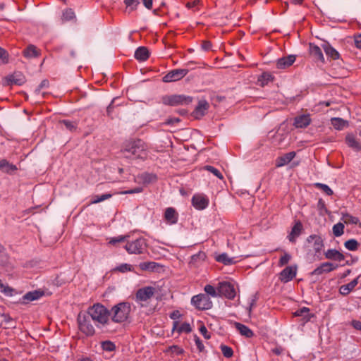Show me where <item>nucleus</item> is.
Masks as SVG:
<instances>
[{"label":"nucleus","mask_w":361,"mask_h":361,"mask_svg":"<svg viewBox=\"0 0 361 361\" xmlns=\"http://www.w3.org/2000/svg\"><path fill=\"white\" fill-rule=\"evenodd\" d=\"M122 153L126 158L145 160L149 157V146L140 139L130 140L123 145Z\"/></svg>","instance_id":"obj_1"},{"label":"nucleus","mask_w":361,"mask_h":361,"mask_svg":"<svg viewBox=\"0 0 361 361\" xmlns=\"http://www.w3.org/2000/svg\"><path fill=\"white\" fill-rule=\"evenodd\" d=\"M87 313L98 328L104 327L109 323V310L100 303H95L90 306Z\"/></svg>","instance_id":"obj_2"},{"label":"nucleus","mask_w":361,"mask_h":361,"mask_svg":"<svg viewBox=\"0 0 361 361\" xmlns=\"http://www.w3.org/2000/svg\"><path fill=\"white\" fill-rule=\"evenodd\" d=\"M130 311L131 307L129 302H119L109 310L110 319L115 323L121 324L128 320Z\"/></svg>","instance_id":"obj_3"},{"label":"nucleus","mask_w":361,"mask_h":361,"mask_svg":"<svg viewBox=\"0 0 361 361\" xmlns=\"http://www.w3.org/2000/svg\"><path fill=\"white\" fill-rule=\"evenodd\" d=\"M324 247V240L320 235L312 234L307 238L305 248L308 252H312L314 255H317L321 253Z\"/></svg>","instance_id":"obj_4"},{"label":"nucleus","mask_w":361,"mask_h":361,"mask_svg":"<svg viewBox=\"0 0 361 361\" xmlns=\"http://www.w3.org/2000/svg\"><path fill=\"white\" fill-rule=\"evenodd\" d=\"M147 240L143 237L135 240H128L125 249L129 254L139 255L143 253L147 249Z\"/></svg>","instance_id":"obj_5"},{"label":"nucleus","mask_w":361,"mask_h":361,"mask_svg":"<svg viewBox=\"0 0 361 361\" xmlns=\"http://www.w3.org/2000/svg\"><path fill=\"white\" fill-rule=\"evenodd\" d=\"M162 104L169 106L188 104L192 102V97L183 94L164 95L161 99Z\"/></svg>","instance_id":"obj_6"},{"label":"nucleus","mask_w":361,"mask_h":361,"mask_svg":"<svg viewBox=\"0 0 361 361\" xmlns=\"http://www.w3.org/2000/svg\"><path fill=\"white\" fill-rule=\"evenodd\" d=\"M191 303L198 310H209L212 307V302L210 298L203 293L193 296L191 299Z\"/></svg>","instance_id":"obj_7"},{"label":"nucleus","mask_w":361,"mask_h":361,"mask_svg":"<svg viewBox=\"0 0 361 361\" xmlns=\"http://www.w3.org/2000/svg\"><path fill=\"white\" fill-rule=\"evenodd\" d=\"M77 320L80 331L85 334L87 336H92L94 334V327L92 324L91 321L87 316L79 314Z\"/></svg>","instance_id":"obj_8"},{"label":"nucleus","mask_w":361,"mask_h":361,"mask_svg":"<svg viewBox=\"0 0 361 361\" xmlns=\"http://www.w3.org/2000/svg\"><path fill=\"white\" fill-rule=\"evenodd\" d=\"M189 71L188 69L181 68V69H173L169 71L167 74H166L162 80L164 82H171L178 81L183 78H184L188 73Z\"/></svg>","instance_id":"obj_9"},{"label":"nucleus","mask_w":361,"mask_h":361,"mask_svg":"<svg viewBox=\"0 0 361 361\" xmlns=\"http://www.w3.org/2000/svg\"><path fill=\"white\" fill-rule=\"evenodd\" d=\"M218 290L219 296L223 295L231 300L235 297V290L234 286L229 282L224 281L219 283Z\"/></svg>","instance_id":"obj_10"},{"label":"nucleus","mask_w":361,"mask_h":361,"mask_svg":"<svg viewBox=\"0 0 361 361\" xmlns=\"http://www.w3.org/2000/svg\"><path fill=\"white\" fill-rule=\"evenodd\" d=\"M192 205L197 210L206 209L209 203V198L204 194H195L191 200Z\"/></svg>","instance_id":"obj_11"},{"label":"nucleus","mask_w":361,"mask_h":361,"mask_svg":"<svg viewBox=\"0 0 361 361\" xmlns=\"http://www.w3.org/2000/svg\"><path fill=\"white\" fill-rule=\"evenodd\" d=\"M155 293V288L152 286H145L140 288L136 293V300L137 302H147L151 299Z\"/></svg>","instance_id":"obj_12"},{"label":"nucleus","mask_w":361,"mask_h":361,"mask_svg":"<svg viewBox=\"0 0 361 361\" xmlns=\"http://www.w3.org/2000/svg\"><path fill=\"white\" fill-rule=\"evenodd\" d=\"M25 82L24 75L20 72H16L12 75H8L5 78L6 85H21Z\"/></svg>","instance_id":"obj_13"},{"label":"nucleus","mask_w":361,"mask_h":361,"mask_svg":"<svg viewBox=\"0 0 361 361\" xmlns=\"http://www.w3.org/2000/svg\"><path fill=\"white\" fill-rule=\"evenodd\" d=\"M337 267L338 266L334 264L333 263L324 262L312 271V275L319 276L324 273H329L335 270Z\"/></svg>","instance_id":"obj_14"},{"label":"nucleus","mask_w":361,"mask_h":361,"mask_svg":"<svg viewBox=\"0 0 361 361\" xmlns=\"http://www.w3.org/2000/svg\"><path fill=\"white\" fill-rule=\"evenodd\" d=\"M164 218L168 224H176L178 220V214L174 208L168 207L164 212Z\"/></svg>","instance_id":"obj_15"},{"label":"nucleus","mask_w":361,"mask_h":361,"mask_svg":"<svg viewBox=\"0 0 361 361\" xmlns=\"http://www.w3.org/2000/svg\"><path fill=\"white\" fill-rule=\"evenodd\" d=\"M297 273L296 267H287L280 274V279L283 282H288L295 277Z\"/></svg>","instance_id":"obj_16"},{"label":"nucleus","mask_w":361,"mask_h":361,"mask_svg":"<svg viewBox=\"0 0 361 361\" xmlns=\"http://www.w3.org/2000/svg\"><path fill=\"white\" fill-rule=\"evenodd\" d=\"M303 229V226L302 223L300 221H298L295 223L293 226L290 233L288 235V239L290 242L295 243L296 242V239L300 235Z\"/></svg>","instance_id":"obj_17"},{"label":"nucleus","mask_w":361,"mask_h":361,"mask_svg":"<svg viewBox=\"0 0 361 361\" xmlns=\"http://www.w3.org/2000/svg\"><path fill=\"white\" fill-rule=\"evenodd\" d=\"M311 123V118L310 114H302L298 116L294 119V123L295 128H303L308 126Z\"/></svg>","instance_id":"obj_18"},{"label":"nucleus","mask_w":361,"mask_h":361,"mask_svg":"<svg viewBox=\"0 0 361 361\" xmlns=\"http://www.w3.org/2000/svg\"><path fill=\"white\" fill-rule=\"evenodd\" d=\"M209 108V104L205 100H201L199 102L197 106L193 111V116L196 118L202 117L207 112Z\"/></svg>","instance_id":"obj_19"},{"label":"nucleus","mask_w":361,"mask_h":361,"mask_svg":"<svg viewBox=\"0 0 361 361\" xmlns=\"http://www.w3.org/2000/svg\"><path fill=\"white\" fill-rule=\"evenodd\" d=\"M295 61L294 55H289L286 57L279 59L276 61V66L279 69H285L290 66Z\"/></svg>","instance_id":"obj_20"},{"label":"nucleus","mask_w":361,"mask_h":361,"mask_svg":"<svg viewBox=\"0 0 361 361\" xmlns=\"http://www.w3.org/2000/svg\"><path fill=\"white\" fill-rule=\"evenodd\" d=\"M345 142L348 146L356 152L361 149V144L353 134L349 133L345 137Z\"/></svg>","instance_id":"obj_21"},{"label":"nucleus","mask_w":361,"mask_h":361,"mask_svg":"<svg viewBox=\"0 0 361 361\" xmlns=\"http://www.w3.org/2000/svg\"><path fill=\"white\" fill-rule=\"evenodd\" d=\"M295 157V152H290L288 153H286L283 156L279 157L276 159V165L277 167H281L283 166L288 163H290Z\"/></svg>","instance_id":"obj_22"},{"label":"nucleus","mask_w":361,"mask_h":361,"mask_svg":"<svg viewBox=\"0 0 361 361\" xmlns=\"http://www.w3.org/2000/svg\"><path fill=\"white\" fill-rule=\"evenodd\" d=\"M360 276H357L348 284L343 285L339 288V292L343 295H348L358 283V279Z\"/></svg>","instance_id":"obj_23"},{"label":"nucleus","mask_w":361,"mask_h":361,"mask_svg":"<svg viewBox=\"0 0 361 361\" xmlns=\"http://www.w3.org/2000/svg\"><path fill=\"white\" fill-rule=\"evenodd\" d=\"M176 331L179 334H180L182 333L188 334L192 331V328H191L190 324H188L187 322H184L180 325L178 322L175 321V322H173V324L172 331Z\"/></svg>","instance_id":"obj_24"},{"label":"nucleus","mask_w":361,"mask_h":361,"mask_svg":"<svg viewBox=\"0 0 361 361\" xmlns=\"http://www.w3.org/2000/svg\"><path fill=\"white\" fill-rule=\"evenodd\" d=\"M134 56L137 60L140 61H145L149 58V53L146 47H140L135 51Z\"/></svg>","instance_id":"obj_25"},{"label":"nucleus","mask_w":361,"mask_h":361,"mask_svg":"<svg viewBox=\"0 0 361 361\" xmlns=\"http://www.w3.org/2000/svg\"><path fill=\"white\" fill-rule=\"evenodd\" d=\"M322 48L326 55L331 59L336 60L339 59L340 54L337 50H336L329 44H324L322 45Z\"/></svg>","instance_id":"obj_26"},{"label":"nucleus","mask_w":361,"mask_h":361,"mask_svg":"<svg viewBox=\"0 0 361 361\" xmlns=\"http://www.w3.org/2000/svg\"><path fill=\"white\" fill-rule=\"evenodd\" d=\"M325 257L329 259L338 260L339 262L344 260V255L335 249H329L325 252Z\"/></svg>","instance_id":"obj_27"},{"label":"nucleus","mask_w":361,"mask_h":361,"mask_svg":"<svg viewBox=\"0 0 361 361\" xmlns=\"http://www.w3.org/2000/svg\"><path fill=\"white\" fill-rule=\"evenodd\" d=\"M310 52L312 56H314L316 59L324 62V57L322 49L317 45L310 44Z\"/></svg>","instance_id":"obj_28"},{"label":"nucleus","mask_w":361,"mask_h":361,"mask_svg":"<svg viewBox=\"0 0 361 361\" xmlns=\"http://www.w3.org/2000/svg\"><path fill=\"white\" fill-rule=\"evenodd\" d=\"M235 326L236 329L242 336H244L246 338H251L253 336L252 331L247 326L238 322L235 324Z\"/></svg>","instance_id":"obj_29"},{"label":"nucleus","mask_w":361,"mask_h":361,"mask_svg":"<svg viewBox=\"0 0 361 361\" xmlns=\"http://www.w3.org/2000/svg\"><path fill=\"white\" fill-rule=\"evenodd\" d=\"M331 125L334 128L338 130H341L346 126H348V123L347 121L341 118H333L331 119Z\"/></svg>","instance_id":"obj_30"},{"label":"nucleus","mask_w":361,"mask_h":361,"mask_svg":"<svg viewBox=\"0 0 361 361\" xmlns=\"http://www.w3.org/2000/svg\"><path fill=\"white\" fill-rule=\"evenodd\" d=\"M0 170L6 173H11L17 170L16 166L10 164L6 159H2L0 161Z\"/></svg>","instance_id":"obj_31"},{"label":"nucleus","mask_w":361,"mask_h":361,"mask_svg":"<svg viewBox=\"0 0 361 361\" xmlns=\"http://www.w3.org/2000/svg\"><path fill=\"white\" fill-rule=\"evenodd\" d=\"M23 54L27 58L37 57L39 55V51L34 45H29L23 51Z\"/></svg>","instance_id":"obj_32"},{"label":"nucleus","mask_w":361,"mask_h":361,"mask_svg":"<svg viewBox=\"0 0 361 361\" xmlns=\"http://www.w3.org/2000/svg\"><path fill=\"white\" fill-rule=\"evenodd\" d=\"M216 260L219 262H221L225 265H230L235 263L234 258H231L226 253H222L216 257Z\"/></svg>","instance_id":"obj_33"},{"label":"nucleus","mask_w":361,"mask_h":361,"mask_svg":"<svg viewBox=\"0 0 361 361\" xmlns=\"http://www.w3.org/2000/svg\"><path fill=\"white\" fill-rule=\"evenodd\" d=\"M43 293L40 291L35 290V291H30L27 293L23 296V300H27V301H33L38 300L42 296Z\"/></svg>","instance_id":"obj_34"},{"label":"nucleus","mask_w":361,"mask_h":361,"mask_svg":"<svg viewBox=\"0 0 361 361\" xmlns=\"http://www.w3.org/2000/svg\"><path fill=\"white\" fill-rule=\"evenodd\" d=\"M273 79L272 75L269 73H263L257 80V83L259 85L264 87L267 85L269 82L271 81Z\"/></svg>","instance_id":"obj_35"},{"label":"nucleus","mask_w":361,"mask_h":361,"mask_svg":"<svg viewBox=\"0 0 361 361\" xmlns=\"http://www.w3.org/2000/svg\"><path fill=\"white\" fill-rule=\"evenodd\" d=\"M159 266V264L154 262H145L139 264L140 269L142 271H154Z\"/></svg>","instance_id":"obj_36"},{"label":"nucleus","mask_w":361,"mask_h":361,"mask_svg":"<svg viewBox=\"0 0 361 361\" xmlns=\"http://www.w3.org/2000/svg\"><path fill=\"white\" fill-rule=\"evenodd\" d=\"M101 347L104 351L113 352L116 350V345L111 341H104L101 342Z\"/></svg>","instance_id":"obj_37"},{"label":"nucleus","mask_w":361,"mask_h":361,"mask_svg":"<svg viewBox=\"0 0 361 361\" xmlns=\"http://www.w3.org/2000/svg\"><path fill=\"white\" fill-rule=\"evenodd\" d=\"M204 290L206 293V295H207L208 296L210 295L213 298H216V297L219 296L218 288L216 289L212 285H209V284L206 285L204 286Z\"/></svg>","instance_id":"obj_38"},{"label":"nucleus","mask_w":361,"mask_h":361,"mask_svg":"<svg viewBox=\"0 0 361 361\" xmlns=\"http://www.w3.org/2000/svg\"><path fill=\"white\" fill-rule=\"evenodd\" d=\"M345 247L350 251H355L357 250L359 243L355 239H350L345 242Z\"/></svg>","instance_id":"obj_39"},{"label":"nucleus","mask_w":361,"mask_h":361,"mask_svg":"<svg viewBox=\"0 0 361 361\" xmlns=\"http://www.w3.org/2000/svg\"><path fill=\"white\" fill-rule=\"evenodd\" d=\"M333 233L336 237H339L342 235L344 233V225L343 224L339 222L334 225L333 228Z\"/></svg>","instance_id":"obj_40"},{"label":"nucleus","mask_w":361,"mask_h":361,"mask_svg":"<svg viewBox=\"0 0 361 361\" xmlns=\"http://www.w3.org/2000/svg\"><path fill=\"white\" fill-rule=\"evenodd\" d=\"M75 18V15L74 11L71 8L66 9L62 14V20L63 21H69Z\"/></svg>","instance_id":"obj_41"},{"label":"nucleus","mask_w":361,"mask_h":361,"mask_svg":"<svg viewBox=\"0 0 361 361\" xmlns=\"http://www.w3.org/2000/svg\"><path fill=\"white\" fill-rule=\"evenodd\" d=\"M112 197V195L110 193L103 194L101 195H95L91 200L92 204H97L101 202H103L106 200H108Z\"/></svg>","instance_id":"obj_42"},{"label":"nucleus","mask_w":361,"mask_h":361,"mask_svg":"<svg viewBox=\"0 0 361 361\" xmlns=\"http://www.w3.org/2000/svg\"><path fill=\"white\" fill-rule=\"evenodd\" d=\"M342 219L347 224H357L359 222V219L357 217L353 216L349 214H343Z\"/></svg>","instance_id":"obj_43"},{"label":"nucleus","mask_w":361,"mask_h":361,"mask_svg":"<svg viewBox=\"0 0 361 361\" xmlns=\"http://www.w3.org/2000/svg\"><path fill=\"white\" fill-rule=\"evenodd\" d=\"M142 180L145 183L154 182L157 180V176L153 173H145L141 176Z\"/></svg>","instance_id":"obj_44"},{"label":"nucleus","mask_w":361,"mask_h":361,"mask_svg":"<svg viewBox=\"0 0 361 361\" xmlns=\"http://www.w3.org/2000/svg\"><path fill=\"white\" fill-rule=\"evenodd\" d=\"M128 238L129 235H118L117 237H114L110 238L109 244L115 245L118 243H123L126 241Z\"/></svg>","instance_id":"obj_45"},{"label":"nucleus","mask_w":361,"mask_h":361,"mask_svg":"<svg viewBox=\"0 0 361 361\" xmlns=\"http://www.w3.org/2000/svg\"><path fill=\"white\" fill-rule=\"evenodd\" d=\"M314 186L317 188L321 189L323 190L324 192H325L327 195H333V190L326 184L320 183H316L314 184Z\"/></svg>","instance_id":"obj_46"},{"label":"nucleus","mask_w":361,"mask_h":361,"mask_svg":"<svg viewBox=\"0 0 361 361\" xmlns=\"http://www.w3.org/2000/svg\"><path fill=\"white\" fill-rule=\"evenodd\" d=\"M205 170L209 171L210 173H213L215 176L219 178V179L222 180L224 178V176L222 173L216 168H214L212 166H206L204 167Z\"/></svg>","instance_id":"obj_47"},{"label":"nucleus","mask_w":361,"mask_h":361,"mask_svg":"<svg viewBox=\"0 0 361 361\" xmlns=\"http://www.w3.org/2000/svg\"><path fill=\"white\" fill-rule=\"evenodd\" d=\"M116 270L119 272H121V273H125L127 271H132L133 267H132V265H130L129 264L124 263V264H121L119 266H118L116 268Z\"/></svg>","instance_id":"obj_48"},{"label":"nucleus","mask_w":361,"mask_h":361,"mask_svg":"<svg viewBox=\"0 0 361 361\" xmlns=\"http://www.w3.org/2000/svg\"><path fill=\"white\" fill-rule=\"evenodd\" d=\"M221 349L224 356L226 357H231L233 354L232 348L227 345H221Z\"/></svg>","instance_id":"obj_49"},{"label":"nucleus","mask_w":361,"mask_h":361,"mask_svg":"<svg viewBox=\"0 0 361 361\" xmlns=\"http://www.w3.org/2000/svg\"><path fill=\"white\" fill-rule=\"evenodd\" d=\"M291 259V256L288 253H285L283 256L281 257L279 262V266L283 267L288 264L289 261Z\"/></svg>","instance_id":"obj_50"},{"label":"nucleus","mask_w":361,"mask_h":361,"mask_svg":"<svg viewBox=\"0 0 361 361\" xmlns=\"http://www.w3.org/2000/svg\"><path fill=\"white\" fill-rule=\"evenodd\" d=\"M169 351L178 355L183 354L184 352L183 349L178 345L170 346L169 348Z\"/></svg>","instance_id":"obj_51"},{"label":"nucleus","mask_w":361,"mask_h":361,"mask_svg":"<svg viewBox=\"0 0 361 361\" xmlns=\"http://www.w3.org/2000/svg\"><path fill=\"white\" fill-rule=\"evenodd\" d=\"M194 341L198 350L202 352L204 350V346L201 339L197 336L195 335Z\"/></svg>","instance_id":"obj_52"},{"label":"nucleus","mask_w":361,"mask_h":361,"mask_svg":"<svg viewBox=\"0 0 361 361\" xmlns=\"http://www.w3.org/2000/svg\"><path fill=\"white\" fill-rule=\"evenodd\" d=\"M1 291L7 296H12L14 290L8 286L4 285V286L1 288Z\"/></svg>","instance_id":"obj_53"},{"label":"nucleus","mask_w":361,"mask_h":361,"mask_svg":"<svg viewBox=\"0 0 361 361\" xmlns=\"http://www.w3.org/2000/svg\"><path fill=\"white\" fill-rule=\"evenodd\" d=\"M8 54L7 53V51L0 47V60L4 63H6L8 62Z\"/></svg>","instance_id":"obj_54"},{"label":"nucleus","mask_w":361,"mask_h":361,"mask_svg":"<svg viewBox=\"0 0 361 361\" xmlns=\"http://www.w3.org/2000/svg\"><path fill=\"white\" fill-rule=\"evenodd\" d=\"M199 331L205 339H209L211 338L210 334L208 332L204 325H201Z\"/></svg>","instance_id":"obj_55"},{"label":"nucleus","mask_w":361,"mask_h":361,"mask_svg":"<svg viewBox=\"0 0 361 361\" xmlns=\"http://www.w3.org/2000/svg\"><path fill=\"white\" fill-rule=\"evenodd\" d=\"M142 191V188L140 187H137L132 190H128L126 191H123L121 193V194H133V193H140Z\"/></svg>","instance_id":"obj_56"},{"label":"nucleus","mask_w":361,"mask_h":361,"mask_svg":"<svg viewBox=\"0 0 361 361\" xmlns=\"http://www.w3.org/2000/svg\"><path fill=\"white\" fill-rule=\"evenodd\" d=\"M48 85H49L48 80H42L41 82V83L39 84V85L38 86V87L35 90V92L39 94L40 92V90L42 88L47 87Z\"/></svg>","instance_id":"obj_57"},{"label":"nucleus","mask_w":361,"mask_h":361,"mask_svg":"<svg viewBox=\"0 0 361 361\" xmlns=\"http://www.w3.org/2000/svg\"><path fill=\"white\" fill-rule=\"evenodd\" d=\"M352 326L356 330L361 331V322L359 320H353L351 322Z\"/></svg>","instance_id":"obj_58"},{"label":"nucleus","mask_w":361,"mask_h":361,"mask_svg":"<svg viewBox=\"0 0 361 361\" xmlns=\"http://www.w3.org/2000/svg\"><path fill=\"white\" fill-rule=\"evenodd\" d=\"M212 48V43L209 41H203L202 43V49L204 51H209Z\"/></svg>","instance_id":"obj_59"},{"label":"nucleus","mask_w":361,"mask_h":361,"mask_svg":"<svg viewBox=\"0 0 361 361\" xmlns=\"http://www.w3.org/2000/svg\"><path fill=\"white\" fill-rule=\"evenodd\" d=\"M309 311H310L309 308H307V307H302V308L300 309L299 310H298L295 313V316H302L305 314H307L309 312Z\"/></svg>","instance_id":"obj_60"},{"label":"nucleus","mask_w":361,"mask_h":361,"mask_svg":"<svg viewBox=\"0 0 361 361\" xmlns=\"http://www.w3.org/2000/svg\"><path fill=\"white\" fill-rule=\"evenodd\" d=\"M63 123L65 125L66 128L70 130H73L75 128L74 123L69 121H63Z\"/></svg>","instance_id":"obj_61"},{"label":"nucleus","mask_w":361,"mask_h":361,"mask_svg":"<svg viewBox=\"0 0 361 361\" xmlns=\"http://www.w3.org/2000/svg\"><path fill=\"white\" fill-rule=\"evenodd\" d=\"M124 3L126 6H131L133 8L135 7L137 4V0H124Z\"/></svg>","instance_id":"obj_62"},{"label":"nucleus","mask_w":361,"mask_h":361,"mask_svg":"<svg viewBox=\"0 0 361 361\" xmlns=\"http://www.w3.org/2000/svg\"><path fill=\"white\" fill-rule=\"evenodd\" d=\"M169 317L171 319L176 320L180 317V314L179 311L175 310L170 314Z\"/></svg>","instance_id":"obj_63"},{"label":"nucleus","mask_w":361,"mask_h":361,"mask_svg":"<svg viewBox=\"0 0 361 361\" xmlns=\"http://www.w3.org/2000/svg\"><path fill=\"white\" fill-rule=\"evenodd\" d=\"M355 45L356 47L361 49V35L356 36L355 38Z\"/></svg>","instance_id":"obj_64"}]
</instances>
